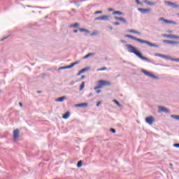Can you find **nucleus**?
<instances>
[{
    "label": "nucleus",
    "mask_w": 179,
    "mask_h": 179,
    "mask_svg": "<svg viewBox=\"0 0 179 179\" xmlns=\"http://www.w3.org/2000/svg\"><path fill=\"white\" fill-rule=\"evenodd\" d=\"M126 47H127V48H128L129 52H131V54H134V55H136V57L140 58V59H142L143 61H145V62H149V63L152 62L151 59H150L148 57H143L142 55V52H141V51H139L135 46H133L131 44H127V45H126Z\"/></svg>",
    "instance_id": "obj_1"
},
{
    "label": "nucleus",
    "mask_w": 179,
    "mask_h": 179,
    "mask_svg": "<svg viewBox=\"0 0 179 179\" xmlns=\"http://www.w3.org/2000/svg\"><path fill=\"white\" fill-rule=\"evenodd\" d=\"M124 37H126L127 38H130L131 40H134V41H138V43H140L141 44H146L148 47H155V48H160L159 44L152 43V42H149L148 41L136 38L132 35L126 34L124 35Z\"/></svg>",
    "instance_id": "obj_2"
},
{
    "label": "nucleus",
    "mask_w": 179,
    "mask_h": 179,
    "mask_svg": "<svg viewBox=\"0 0 179 179\" xmlns=\"http://www.w3.org/2000/svg\"><path fill=\"white\" fill-rule=\"evenodd\" d=\"M141 72L144 73L145 76H148V78H152V79H155V80H157V79H159V77H157V76H155L154 74H152L150 72L145 69H142Z\"/></svg>",
    "instance_id": "obj_3"
},
{
    "label": "nucleus",
    "mask_w": 179,
    "mask_h": 179,
    "mask_svg": "<svg viewBox=\"0 0 179 179\" xmlns=\"http://www.w3.org/2000/svg\"><path fill=\"white\" fill-rule=\"evenodd\" d=\"M155 57H159L160 58H163L164 59H169L170 61H174L173 59H176V58L170 57V56L160 53L155 54Z\"/></svg>",
    "instance_id": "obj_4"
},
{
    "label": "nucleus",
    "mask_w": 179,
    "mask_h": 179,
    "mask_svg": "<svg viewBox=\"0 0 179 179\" xmlns=\"http://www.w3.org/2000/svg\"><path fill=\"white\" fill-rule=\"evenodd\" d=\"M145 122L148 125H152L153 123L156 122V119L153 116H148L145 118Z\"/></svg>",
    "instance_id": "obj_5"
},
{
    "label": "nucleus",
    "mask_w": 179,
    "mask_h": 179,
    "mask_svg": "<svg viewBox=\"0 0 179 179\" xmlns=\"http://www.w3.org/2000/svg\"><path fill=\"white\" fill-rule=\"evenodd\" d=\"M98 83H99V85L101 87H103V86H110L111 85V83L110 81L100 80L98 81Z\"/></svg>",
    "instance_id": "obj_6"
},
{
    "label": "nucleus",
    "mask_w": 179,
    "mask_h": 179,
    "mask_svg": "<svg viewBox=\"0 0 179 179\" xmlns=\"http://www.w3.org/2000/svg\"><path fill=\"white\" fill-rule=\"evenodd\" d=\"M110 19V16L108 15H103V16H100V17H96L94 19V22L97 21V20H103V21H107L109 20Z\"/></svg>",
    "instance_id": "obj_7"
},
{
    "label": "nucleus",
    "mask_w": 179,
    "mask_h": 179,
    "mask_svg": "<svg viewBox=\"0 0 179 179\" xmlns=\"http://www.w3.org/2000/svg\"><path fill=\"white\" fill-rule=\"evenodd\" d=\"M164 3L165 5H167V6H170L171 8H179L178 4H176L175 3H173L171 1H165Z\"/></svg>",
    "instance_id": "obj_8"
},
{
    "label": "nucleus",
    "mask_w": 179,
    "mask_h": 179,
    "mask_svg": "<svg viewBox=\"0 0 179 179\" xmlns=\"http://www.w3.org/2000/svg\"><path fill=\"white\" fill-rule=\"evenodd\" d=\"M158 113H166V114H169V113H170V110L164 106H159Z\"/></svg>",
    "instance_id": "obj_9"
},
{
    "label": "nucleus",
    "mask_w": 179,
    "mask_h": 179,
    "mask_svg": "<svg viewBox=\"0 0 179 179\" xmlns=\"http://www.w3.org/2000/svg\"><path fill=\"white\" fill-rule=\"evenodd\" d=\"M138 10L141 12V13H143V15L146 13H149L150 12L151 9L150 8H138Z\"/></svg>",
    "instance_id": "obj_10"
},
{
    "label": "nucleus",
    "mask_w": 179,
    "mask_h": 179,
    "mask_svg": "<svg viewBox=\"0 0 179 179\" xmlns=\"http://www.w3.org/2000/svg\"><path fill=\"white\" fill-rule=\"evenodd\" d=\"M13 138L14 141L19 138V129H16L13 131Z\"/></svg>",
    "instance_id": "obj_11"
},
{
    "label": "nucleus",
    "mask_w": 179,
    "mask_h": 179,
    "mask_svg": "<svg viewBox=\"0 0 179 179\" xmlns=\"http://www.w3.org/2000/svg\"><path fill=\"white\" fill-rule=\"evenodd\" d=\"M114 19L115 20H119L120 22H122V23H125V24H127L128 22H127V20H125V18L124 17H114Z\"/></svg>",
    "instance_id": "obj_12"
},
{
    "label": "nucleus",
    "mask_w": 179,
    "mask_h": 179,
    "mask_svg": "<svg viewBox=\"0 0 179 179\" xmlns=\"http://www.w3.org/2000/svg\"><path fill=\"white\" fill-rule=\"evenodd\" d=\"M90 70V67H86L84 68L83 69H81L77 74L78 76H80V75H82V73H83L84 72H87V71Z\"/></svg>",
    "instance_id": "obj_13"
},
{
    "label": "nucleus",
    "mask_w": 179,
    "mask_h": 179,
    "mask_svg": "<svg viewBox=\"0 0 179 179\" xmlns=\"http://www.w3.org/2000/svg\"><path fill=\"white\" fill-rule=\"evenodd\" d=\"M127 33H133L134 34H138V36H141L142 34V33L135 29H128Z\"/></svg>",
    "instance_id": "obj_14"
},
{
    "label": "nucleus",
    "mask_w": 179,
    "mask_h": 179,
    "mask_svg": "<svg viewBox=\"0 0 179 179\" xmlns=\"http://www.w3.org/2000/svg\"><path fill=\"white\" fill-rule=\"evenodd\" d=\"M163 43H165L166 44H179V41H169V40H164Z\"/></svg>",
    "instance_id": "obj_15"
},
{
    "label": "nucleus",
    "mask_w": 179,
    "mask_h": 179,
    "mask_svg": "<svg viewBox=\"0 0 179 179\" xmlns=\"http://www.w3.org/2000/svg\"><path fill=\"white\" fill-rule=\"evenodd\" d=\"M69 117H71V112L67 111L65 113V114L63 115L62 118L64 120H68L69 118Z\"/></svg>",
    "instance_id": "obj_16"
},
{
    "label": "nucleus",
    "mask_w": 179,
    "mask_h": 179,
    "mask_svg": "<svg viewBox=\"0 0 179 179\" xmlns=\"http://www.w3.org/2000/svg\"><path fill=\"white\" fill-rule=\"evenodd\" d=\"M87 106H89L87 103H82L76 104V107L83 108V107H87Z\"/></svg>",
    "instance_id": "obj_17"
},
{
    "label": "nucleus",
    "mask_w": 179,
    "mask_h": 179,
    "mask_svg": "<svg viewBox=\"0 0 179 179\" xmlns=\"http://www.w3.org/2000/svg\"><path fill=\"white\" fill-rule=\"evenodd\" d=\"M159 22H164V23H166V24H171L172 22H171V20H166V19H164V17H161V18H159Z\"/></svg>",
    "instance_id": "obj_18"
},
{
    "label": "nucleus",
    "mask_w": 179,
    "mask_h": 179,
    "mask_svg": "<svg viewBox=\"0 0 179 179\" xmlns=\"http://www.w3.org/2000/svg\"><path fill=\"white\" fill-rule=\"evenodd\" d=\"M94 55H96V53L94 52L88 53L87 55L84 56L83 59H87L90 57H93Z\"/></svg>",
    "instance_id": "obj_19"
},
{
    "label": "nucleus",
    "mask_w": 179,
    "mask_h": 179,
    "mask_svg": "<svg viewBox=\"0 0 179 179\" xmlns=\"http://www.w3.org/2000/svg\"><path fill=\"white\" fill-rule=\"evenodd\" d=\"M144 2L146 5H149L150 6H154V5H156L155 2L149 1L148 0H145Z\"/></svg>",
    "instance_id": "obj_20"
},
{
    "label": "nucleus",
    "mask_w": 179,
    "mask_h": 179,
    "mask_svg": "<svg viewBox=\"0 0 179 179\" xmlns=\"http://www.w3.org/2000/svg\"><path fill=\"white\" fill-rule=\"evenodd\" d=\"M64 100H66V96H62L56 99V101H58L59 103H62Z\"/></svg>",
    "instance_id": "obj_21"
},
{
    "label": "nucleus",
    "mask_w": 179,
    "mask_h": 179,
    "mask_svg": "<svg viewBox=\"0 0 179 179\" xmlns=\"http://www.w3.org/2000/svg\"><path fill=\"white\" fill-rule=\"evenodd\" d=\"M71 68H72L71 66L69 65V66L59 67L58 70L61 71L62 69H71Z\"/></svg>",
    "instance_id": "obj_22"
},
{
    "label": "nucleus",
    "mask_w": 179,
    "mask_h": 179,
    "mask_svg": "<svg viewBox=\"0 0 179 179\" xmlns=\"http://www.w3.org/2000/svg\"><path fill=\"white\" fill-rule=\"evenodd\" d=\"M79 31H80L81 33L85 32V33H90V31L87 29L85 28H80Z\"/></svg>",
    "instance_id": "obj_23"
},
{
    "label": "nucleus",
    "mask_w": 179,
    "mask_h": 179,
    "mask_svg": "<svg viewBox=\"0 0 179 179\" xmlns=\"http://www.w3.org/2000/svg\"><path fill=\"white\" fill-rule=\"evenodd\" d=\"M70 29L79 27V23L76 22L74 24L69 25Z\"/></svg>",
    "instance_id": "obj_24"
},
{
    "label": "nucleus",
    "mask_w": 179,
    "mask_h": 179,
    "mask_svg": "<svg viewBox=\"0 0 179 179\" xmlns=\"http://www.w3.org/2000/svg\"><path fill=\"white\" fill-rule=\"evenodd\" d=\"M113 103H115V104H116L117 106L120 107V108L122 107V105H121V103H120L117 99L113 100Z\"/></svg>",
    "instance_id": "obj_25"
},
{
    "label": "nucleus",
    "mask_w": 179,
    "mask_h": 179,
    "mask_svg": "<svg viewBox=\"0 0 179 179\" xmlns=\"http://www.w3.org/2000/svg\"><path fill=\"white\" fill-rule=\"evenodd\" d=\"M113 15H122V16H124V13L115 10L113 13Z\"/></svg>",
    "instance_id": "obj_26"
},
{
    "label": "nucleus",
    "mask_w": 179,
    "mask_h": 179,
    "mask_svg": "<svg viewBox=\"0 0 179 179\" xmlns=\"http://www.w3.org/2000/svg\"><path fill=\"white\" fill-rule=\"evenodd\" d=\"M171 117L173 118L174 120H177L178 121H179V115H171Z\"/></svg>",
    "instance_id": "obj_27"
},
{
    "label": "nucleus",
    "mask_w": 179,
    "mask_h": 179,
    "mask_svg": "<svg viewBox=\"0 0 179 179\" xmlns=\"http://www.w3.org/2000/svg\"><path fill=\"white\" fill-rule=\"evenodd\" d=\"M83 164V162L82 160H80L78 163H77V167L78 169H80V167L82 166V165Z\"/></svg>",
    "instance_id": "obj_28"
},
{
    "label": "nucleus",
    "mask_w": 179,
    "mask_h": 179,
    "mask_svg": "<svg viewBox=\"0 0 179 179\" xmlns=\"http://www.w3.org/2000/svg\"><path fill=\"white\" fill-rule=\"evenodd\" d=\"M85 81H83L80 85V91H82L83 89H85Z\"/></svg>",
    "instance_id": "obj_29"
},
{
    "label": "nucleus",
    "mask_w": 179,
    "mask_h": 179,
    "mask_svg": "<svg viewBox=\"0 0 179 179\" xmlns=\"http://www.w3.org/2000/svg\"><path fill=\"white\" fill-rule=\"evenodd\" d=\"M164 37H166V38H173V34H165Z\"/></svg>",
    "instance_id": "obj_30"
},
{
    "label": "nucleus",
    "mask_w": 179,
    "mask_h": 179,
    "mask_svg": "<svg viewBox=\"0 0 179 179\" xmlns=\"http://www.w3.org/2000/svg\"><path fill=\"white\" fill-rule=\"evenodd\" d=\"M97 34H99V31H94L90 34V36H97Z\"/></svg>",
    "instance_id": "obj_31"
},
{
    "label": "nucleus",
    "mask_w": 179,
    "mask_h": 179,
    "mask_svg": "<svg viewBox=\"0 0 179 179\" xmlns=\"http://www.w3.org/2000/svg\"><path fill=\"white\" fill-rule=\"evenodd\" d=\"M78 64H79V62H75L70 65H71V68H73L75 66V65H78Z\"/></svg>",
    "instance_id": "obj_32"
},
{
    "label": "nucleus",
    "mask_w": 179,
    "mask_h": 179,
    "mask_svg": "<svg viewBox=\"0 0 179 179\" xmlns=\"http://www.w3.org/2000/svg\"><path fill=\"white\" fill-rule=\"evenodd\" d=\"M94 90H97V89H101V86L100 85V84L98 83V85L96 87H95Z\"/></svg>",
    "instance_id": "obj_33"
},
{
    "label": "nucleus",
    "mask_w": 179,
    "mask_h": 179,
    "mask_svg": "<svg viewBox=\"0 0 179 179\" xmlns=\"http://www.w3.org/2000/svg\"><path fill=\"white\" fill-rule=\"evenodd\" d=\"M172 38H175V40H179V36H177V35H173Z\"/></svg>",
    "instance_id": "obj_34"
},
{
    "label": "nucleus",
    "mask_w": 179,
    "mask_h": 179,
    "mask_svg": "<svg viewBox=\"0 0 179 179\" xmlns=\"http://www.w3.org/2000/svg\"><path fill=\"white\" fill-rule=\"evenodd\" d=\"M6 38H9V36H5L3 38L0 39V41H5V40H6Z\"/></svg>",
    "instance_id": "obj_35"
},
{
    "label": "nucleus",
    "mask_w": 179,
    "mask_h": 179,
    "mask_svg": "<svg viewBox=\"0 0 179 179\" xmlns=\"http://www.w3.org/2000/svg\"><path fill=\"white\" fill-rule=\"evenodd\" d=\"M98 71H107V67H103V68L99 69Z\"/></svg>",
    "instance_id": "obj_36"
},
{
    "label": "nucleus",
    "mask_w": 179,
    "mask_h": 179,
    "mask_svg": "<svg viewBox=\"0 0 179 179\" xmlns=\"http://www.w3.org/2000/svg\"><path fill=\"white\" fill-rule=\"evenodd\" d=\"M100 13H103V11H102V10L96 11V12L94 13V15H99V14H100Z\"/></svg>",
    "instance_id": "obj_37"
},
{
    "label": "nucleus",
    "mask_w": 179,
    "mask_h": 179,
    "mask_svg": "<svg viewBox=\"0 0 179 179\" xmlns=\"http://www.w3.org/2000/svg\"><path fill=\"white\" fill-rule=\"evenodd\" d=\"M113 24L115 26H120V24H121V23L118 22H113Z\"/></svg>",
    "instance_id": "obj_38"
},
{
    "label": "nucleus",
    "mask_w": 179,
    "mask_h": 179,
    "mask_svg": "<svg viewBox=\"0 0 179 179\" xmlns=\"http://www.w3.org/2000/svg\"><path fill=\"white\" fill-rule=\"evenodd\" d=\"M110 132H112V134H115L117 131L115 130V129H110Z\"/></svg>",
    "instance_id": "obj_39"
},
{
    "label": "nucleus",
    "mask_w": 179,
    "mask_h": 179,
    "mask_svg": "<svg viewBox=\"0 0 179 179\" xmlns=\"http://www.w3.org/2000/svg\"><path fill=\"white\" fill-rule=\"evenodd\" d=\"M136 3H138V5H142V2H141L139 0H136Z\"/></svg>",
    "instance_id": "obj_40"
},
{
    "label": "nucleus",
    "mask_w": 179,
    "mask_h": 179,
    "mask_svg": "<svg viewBox=\"0 0 179 179\" xmlns=\"http://www.w3.org/2000/svg\"><path fill=\"white\" fill-rule=\"evenodd\" d=\"M174 148H179V143H175L173 144Z\"/></svg>",
    "instance_id": "obj_41"
},
{
    "label": "nucleus",
    "mask_w": 179,
    "mask_h": 179,
    "mask_svg": "<svg viewBox=\"0 0 179 179\" xmlns=\"http://www.w3.org/2000/svg\"><path fill=\"white\" fill-rule=\"evenodd\" d=\"M171 24H176V25H177L178 23H177V22H174V21L171 20Z\"/></svg>",
    "instance_id": "obj_42"
},
{
    "label": "nucleus",
    "mask_w": 179,
    "mask_h": 179,
    "mask_svg": "<svg viewBox=\"0 0 179 179\" xmlns=\"http://www.w3.org/2000/svg\"><path fill=\"white\" fill-rule=\"evenodd\" d=\"M85 78H86L85 76H82L80 78L81 80H83V79H85Z\"/></svg>",
    "instance_id": "obj_43"
},
{
    "label": "nucleus",
    "mask_w": 179,
    "mask_h": 179,
    "mask_svg": "<svg viewBox=\"0 0 179 179\" xmlns=\"http://www.w3.org/2000/svg\"><path fill=\"white\" fill-rule=\"evenodd\" d=\"M100 104H101V101H99L97 103H96V107H99L100 106Z\"/></svg>",
    "instance_id": "obj_44"
},
{
    "label": "nucleus",
    "mask_w": 179,
    "mask_h": 179,
    "mask_svg": "<svg viewBox=\"0 0 179 179\" xmlns=\"http://www.w3.org/2000/svg\"><path fill=\"white\" fill-rule=\"evenodd\" d=\"M108 12H113V10H114V9L113 8H108Z\"/></svg>",
    "instance_id": "obj_45"
},
{
    "label": "nucleus",
    "mask_w": 179,
    "mask_h": 179,
    "mask_svg": "<svg viewBox=\"0 0 179 179\" xmlns=\"http://www.w3.org/2000/svg\"><path fill=\"white\" fill-rule=\"evenodd\" d=\"M73 33H78V29H74V30L73 31Z\"/></svg>",
    "instance_id": "obj_46"
},
{
    "label": "nucleus",
    "mask_w": 179,
    "mask_h": 179,
    "mask_svg": "<svg viewBox=\"0 0 179 179\" xmlns=\"http://www.w3.org/2000/svg\"><path fill=\"white\" fill-rule=\"evenodd\" d=\"M175 62H179V59H173Z\"/></svg>",
    "instance_id": "obj_47"
},
{
    "label": "nucleus",
    "mask_w": 179,
    "mask_h": 179,
    "mask_svg": "<svg viewBox=\"0 0 179 179\" xmlns=\"http://www.w3.org/2000/svg\"><path fill=\"white\" fill-rule=\"evenodd\" d=\"M96 93H101V90H96Z\"/></svg>",
    "instance_id": "obj_48"
},
{
    "label": "nucleus",
    "mask_w": 179,
    "mask_h": 179,
    "mask_svg": "<svg viewBox=\"0 0 179 179\" xmlns=\"http://www.w3.org/2000/svg\"><path fill=\"white\" fill-rule=\"evenodd\" d=\"M19 104H20V107H23V103H22V102H20Z\"/></svg>",
    "instance_id": "obj_49"
},
{
    "label": "nucleus",
    "mask_w": 179,
    "mask_h": 179,
    "mask_svg": "<svg viewBox=\"0 0 179 179\" xmlns=\"http://www.w3.org/2000/svg\"><path fill=\"white\" fill-rule=\"evenodd\" d=\"M120 43H127V41H125L124 40H121Z\"/></svg>",
    "instance_id": "obj_50"
},
{
    "label": "nucleus",
    "mask_w": 179,
    "mask_h": 179,
    "mask_svg": "<svg viewBox=\"0 0 179 179\" xmlns=\"http://www.w3.org/2000/svg\"><path fill=\"white\" fill-rule=\"evenodd\" d=\"M92 96H93V94H92V93H90L88 96H89V97H92Z\"/></svg>",
    "instance_id": "obj_51"
},
{
    "label": "nucleus",
    "mask_w": 179,
    "mask_h": 179,
    "mask_svg": "<svg viewBox=\"0 0 179 179\" xmlns=\"http://www.w3.org/2000/svg\"><path fill=\"white\" fill-rule=\"evenodd\" d=\"M75 5H77L78 6H79L80 5L79 4H78V2H75Z\"/></svg>",
    "instance_id": "obj_52"
},
{
    "label": "nucleus",
    "mask_w": 179,
    "mask_h": 179,
    "mask_svg": "<svg viewBox=\"0 0 179 179\" xmlns=\"http://www.w3.org/2000/svg\"><path fill=\"white\" fill-rule=\"evenodd\" d=\"M121 76V75L118 74L116 78H120Z\"/></svg>",
    "instance_id": "obj_53"
},
{
    "label": "nucleus",
    "mask_w": 179,
    "mask_h": 179,
    "mask_svg": "<svg viewBox=\"0 0 179 179\" xmlns=\"http://www.w3.org/2000/svg\"><path fill=\"white\" fill-rule=\"evenodd\" d=\"M169 166H171V167H173V164H172V163H170V164H169Z\"/></svg>",
    "instance_id": "obj_54"
},
{
    "label": "nucleus",
    "mask_w": 179,
    "mask_h": 179,
    "mask_svg": "<svg viewBox=\"0 0 179 179\" xmlns=\"http://www.w3.org/2000/svg\"><path fill=\"white\" fill-rule=\"evenodd\" d=\"M84 1H86V0H79L80 2H84Z\"/></svg>",
    "instance_id": "obj_55"
},
{
    "label": "nucleus",
    "mask_w": 179,
    "mask_h": 179,
    "mask_svg": "<svg viewBox=\"0 0 179 179\" xmlns=\"http://www.w3.org/2000/svg\"><path fill=\"white\" fill-rule=\"evenodd\" d=\"M110 30H113V27H109Z\"/></svg>",
    "instance_id": "obj_56"
},
{
    "label": "nucleus",
    "mask_w": 179,
    "mask_h": 179,
    "mask_svg": "<svg viewBox=\"0 0 179 179\" xmlns=\"http://www.w3.org/2000/svg\"><path fill=\"white\" fill-rule=\"evenodd\" d=\"M37 93H41V91H38Z\"/></svg>",
    "instance_id": "obj_57"
},
{
    "label": "nucleus",
    "mask_w": 179,
    "mask_h": 179,
    "mask_svg": "<svg viewBox=\"0 0 179 179\" xmlns=\"http://www.w3.org/2000/svg\"><path fill=\"white\" fill-rule=\"evenodd\" d=\"M71 85H75V83H74V82H73V83H71Z\"/></svg>",
    "instance_id": "obj_58"
},
{
    "label": "nucleus",
    "mask_w": 179,
    "mask_h": 179,
    "mask_svg": "<svg viewBox=\"0 0 179 179\" xmlns=\"http://www.w3.org/2000/svg\"><path fill=\"white\" fill-rule=\"evenodd\" d=\"M0 93H1V90H0Z\"/></svg>",
    "instance_id": "obj_59"
},
{
    "label": "nucleus",
    "mask_w": 179,
    "mask_h": 179,
    "mask_svg": "<svg viewBox=\"0 0 179 179\" xmlns=\"http://www.w3.org/2000/svg\"><path fill=\"white\" fill-rule=\"evenodd\" d=\"M179 15V14H178Z\"/></svg>",
    "instance_id": "obj_60"
}]
</instances>
